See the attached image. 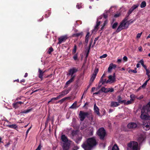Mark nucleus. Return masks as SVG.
<instances>
[{
	"label": "nucleus",
	"instance_id": "1",
	"mask_svg": "<svg viewBox=\"0 0 150 150\" xmlns=\"http://www.w3.org/2000/svg\"><path fill=\"white\" fill-rule=\"evenodd\" d=\"M95 139L93 137L88 138L81 145L84 150H91L92 148L97 144Z\"/></svg>",
	"mask_w": 150,
	"mask_h": 150
},
{
	"label": "nucleus",
	"instance_id": "2",
	"mask_svg": "<svg viewBox=\"0 0 150 150\" xmlns=\"http://www.w3.org/2000/svg\"><path fill=\"white\" fill-rule=\"evenodd\" d=\"M149 112H150V101L146 106L143 107L140 116L141 118L144 120H149L150 116L148 114Z\"/></svg>",
	"mask_w": 150,
	"mask_h": 150
},
{
	"label": "nucleus",
	"instance_id": "3",
	"mask_svg": "<svg viewBox=\"0 0 150 150\" xmlns=\"http://www.w3.org/2000/svg\"><path fill=\"white\" fill-rule=\"evenodd\" d=\"M61 139L63 142L62 146L64 150H69L70 148L71 141L65 135L62 134L61 137Z\"/></svg>",
	"mask_w": 150,
	"mask_h": 150
},
{
	"label": "nucleus",
	"instance_id": "4",
	"mask_svg": "<svg viewBox=\"0 0 150 150\" xmlns=\"http://www.w3.org/2000/svg\"><path fill=\"white\" fill-rule=\"evenodd\" d=\"M97 134L101 140H103L106 135L105 130L103 127H101L97 132Z\"/></svg>",
	"mask_w": 150,
	"mask_h": 150
},
{
	"label": "nucleus",
	"instance_id": "5",
	"mask_svg": "<svg viewBox=\"0 0 150 150\" xmlns=\"http://www.w3.org/2000/svg\"><path fill=\"white\" fill-rule=\"evenodd\" d=\"M129 150H138V143L135 141H131L127 144Z\"/></svg>",
	"mask_w": 150,
	"mask_h": 150
},
{
	"label": "nucleus",
	"instance_id": "6",
	"mask_svg": "<svg viewBox=\"0 0 150 150\" xmlns=\"http://www.w3.org/2000/svg\"><path fill=\"white\" fill-rule=\"evenodd\" d=\"M127 24V22L122 21L116 30V32L118 33L120 32L123 29H127L128 28H126Z\"/></svg>",
	"mask_w": 150,
	"mask_h": 150
},
{
	"label": "nucleus",
	"instance_id": "7",
	"mask_svg": "<svg viewBox=\"0 0 150 150\" xmlns=\"http://www.w3.org/2000/svg\"><path fill=\"white\" fill-rule=\"evenodd\" d=\"M78 71V69L74 67L69 70L68 73L67 74V75L70 76L71 78L73 77V78L75 79L76 75L74 74L77 72Z\"/></svg>",
	"mask_w": 150,
	"mask_h": 150
},
{
	"label": "nucleus",
	"instance_id": "8",
	"mask_svg": "<svg viewBox=\"0 0 150 150\" xmlns=\"http://www.w3.org/2000/svg\"><path fill=\"white\" fill-rule=\"evenodd\" d=\"M79 118L80 120L82 121L84 120L86 117H88L90 115V113L88 112H84L81 111L79 112Z\"/></svg>",
	"mask_w": 150,
	"mask_h": 150
},
{
	"label": "nucleus",
	"instance_id": "9",
	"mask_svg": "<svg viewBox=\"0 0 150 150\" xmlns=\"http://www.w3.org/2000/svg\"><path fill=\"white\" fill-rule=\"evenodd\" d=\"M67 35H64L60 37L58 39L59 41L58 42V44H60L63 42H64L68 38Z\"/></svg>",
	"mask_w": 150,
	"mask_h": 150
},
{
	"label": "nucleus",
	"instance_id": "10",
	"mask_svg": "<svg viewBox=\"0 0 150 150\" xmlns=\"http://www.w3.org/2000/svg\"><path fill=\"white\" fill-rule=\"evenodd\" d=\"M137 127V124L134 122H131L129 123L127 125V127L129 129H133L136 128Z\"/></svg>",
	"mask_w": 150,
	"mask_h": 150
},
{
	"label": "nucleus",
	"instance_id": "11",
	"mask_svg": "<svg viewBox=\"0 0 150 150\" xmlns=\"http://www.w3.org/2000/svg\"><path fill=\"white\" fill-rule=\"evenodd\" d=\"M71 90V88L67 90H65L62 91L60 95L58 96L59 97V98L63 97V96H65L68 94Z\"/></svg>",
	"mask_w": 150,
	"mask_h": 150
},
{
	"label": "nucleus",
	"instance_id": "12",
	"mask_svg": "<svg viewBox=\"0 0 150 150\" xmlns=\"http://www.w3.org/2000/svg\"><path fill=\"white\" fill-rule=\"evenodd\" d=\"M116 66L115 64H114L112 63L110 64L108 68V72L109 73H110L111 70L113 69H115L116 68Z\"/></svg>",
	"mask_w": 150,
	"mask_h": 150
},
{
	"label": "nucleus",
	"instance_id": "13",
	"mask_svg": "<svg viewBox=\"0 0 150 150\" xmlns=\"http://www.w3.org/2000/svg\"><path fill=\"white\" fill-rule=\"evenodd\" d=\"M94 110L95 112L99 116H100V113L99 112V109L96 105V104H94Z\"/></svg>",
	"mask_w": 150,
	"mask_h": 150
},
{
	"label": "nucleus",
	"instance_id": "14",
	"mask_svg": "<svg viewBox=\"0 0 150 150\" xmlns=\"http://www.w3.org/2000/svg\"><path fill=\"white\" fill-rule=\"evenodd\" d=\"M45 72V71H43L40 69L39 68L38 69V77L39 78L41 79V80H42V76Z\"/></svg>",
	"mask_w": 150,
	"mask_h": 150
},
{
	"label": "nucleus",
	"instance_id": "15",
	"mask_svg": "<svg viewBox=\"0 0 150 150\" xmlns=\"http://www.w3.org/2000/svg\"><path fill=\"white\" fill-rule=\"evenodd\" d=\"M117 100L118 101V102L122 104L123 103H125L126 102L125 100H122V98L121 96H118L117 97Z\"/></svg>",
	"mask_w": 150,
	"mask_h": 150
},
{
	"label": "nucleus",
	"instance_id": "16",
	"mask_svg": "<svg viewBox=\"0 0 150 150\" xmlns=\"http://www.w3.org/2000/svg\"><path fill=\"white\" fill-rule=\"evenodd\" d=\"M145 122H143V127H146V129L145 130H148L150 129V122L147 123V124L144 123Z\"/></svg>",
	"mask_w": 150,
	"mask_h": 150
},
{
	"label": "nucleus",
	"instance_id": "17",
	"mask_svg": "<svg viewBox=\"0 0 150 150\" xmlns=\"http://www.w3.org/2000/svg\"><path fill=\"white\" fill-rule=\"evenodd\" d=\"M108 79L111 81V83H112L114 82L115 81V73L113 74V76H112L111 75H110L108 76Z\"/></svg>",
	"mask_w": 150,
	"mask_h": 150
},
{
	"label": "nucleus",
	"instance_id": "18",
	"mask_svg": "<svg viewBox=\"0 0 150 150\" xmlns=\"http://www.w3.org/2000/svg\"><path fill=\"white\" fill-rule=\"evenodd\" d=\"M120 104L118 102L112 101L111 103L110 106L112 107H116L120 105Z\"/></svg>",
	"mask_w": 150,
	"mask_h": 150
},
{
	"label": "nucleus",
	"instance_id": "19",
	"mask_svg": "<svg viewBox=\"0 0 150 150\" xmlns=\"http://www.w3.org/2000/svg\"><path fill=\"white\" fill-rule=\"evenodd\" d=\"M6 126L9 128L15 129H16L18 128L16 124H13L12 125H7Z\"/></svg>",
	"mask_w": 150,
	"mask_h": 150
},
{
	"label": "nucleus",
	"instance_id": "20",
	"mask_svg": "<svg viewBox=\"0 0 150 150\" xmlns=\"http://www.w3.org/2000/svg\"><path fill=\"white\" fill-rule=\"evenodd\" d=\"M83 33L82 32H81L79 33H75L72 35L73 37H78L80 36H82L83 35Z\"/></svg>",
	"mask_w": 150,
	"mask_h": 150
},
{
	"label": "nucleus",
	"instance_id": "21",
	"mask_svg": "<svg viewBox=\"0 0 150 150\" xmlns=\"http://www.w3.org/2000/svg\"><path fill=\"white\" fill-rule=\"evenodd\" d=\"M144 139L143 137L142 136H140L138 139V141L139 144H140L142 142Z\"/></svg>",
	"mask_w": 150,
	"mask_h": 150
},
{
	"label": "nucleus",
	"instance_id": "22",
	"mask_svg": "<svg viewBox=\"0 0 150 150\" xmlns=\"http://www.w3.org/2000/svg\"><path fill=\"white\" fill-rule=\"evenodd\" d=\"M59 97H58V96L56 98H52L48 102V103H49L50 102L51 103H54V101L55 100H57L58 99H59Z\"/></svg>",
	"mask_w": 150,
	"mask_h": 150
},
{
	"label": "nucleus",
	"instance_id": "23",
	"mask_svg": "<svg viewBox=\"0 0 150 150\" xmlns=\"http://www.w3.org/2000/svg\"><path fill=\"white\" fill-rule=\"evenodd\" d=\"M105 93L108 92H112L114 91V89L113 88H106Z\"/></svg>",
	"mask_w": 150,
	"mask_h": 150
},
{
	"label": "nucleus",
	"instance_id": "24",
	"mask_svg": "<svg viewBox=\"0 0 150 150\" xmlns=\"http://www.w3.org/2000/svg\"><path fill=\"white\" fill-rule=\"evenodd\" d=\"M74 79L73 78V77L71 78V79L68 81H67L66 83V85H68L70 84L71 83L73 82L74 80Z\"/></svg>",
	"mask_w": 150,
	"mask_h": 150
},
{
	"label": "nucleus",
	"instance_id": "25",
	"mask_svg": "<svg viewBox=\"0 0 150 150\" xmlns=\"http://www.w3.org/2000/svg\"><path fill=\"white\" fill-rule=\"evenodd\" d=\"M98 18L97 19L96 24L94 30H97L98 29V27L99 26L100 24V21H98Z\"/></svg>",
	"mask_w": 150,
	"mask_h": 150
},
{
	"label": "nucleus",
	"instance_id": "26",
	"mask_svg": "<svg viewBox=\"0 0 150 150\" xmlns=\"http://www.w3.org/2000/svg\"><path fill=\"white\" fill-rule=\"evenodd\" d=\"M76 105L77 102L76 101H75L70 107V108L71 109H75L77 107Z\"/></svg>",
	"mask_w": 150,
	"mask_h": 150
},
{
	"label": "nucleus",
	"instance_id": "27",
	"mask_svg": "<svg viewBox=\"0 0 150 150\" xmlns=\"http://www.w3.org/2000/svg\"><path fill=\"white\" fill-rule=\"evenodd\" d=\"M130 100H132L133 101H134L135 99L137 98V97L134 94H132L130 95Z\"/></svg>",
	"mask_w": 150,
	"mask_h": 150
},
{
	"label": "nucleus",
	"instance_id": "28",
	"mask_svg": "<svg viewBox=\"0 0 150 150\" xmlns=\"http://www.w3.org/2000/svg\"><path fill=\"white\" fill-rule=\"evenodd\" d=\"M139 62L140 63L142 66L145 69L147 68L146 66L144 64V62L143 59H141Z\"/></svg>",
	"mask_w": 150,
	"mask_h": 150
},
{
	"label": "nucleus",
	"instance_id": "29",
	"mask_svg": "<svg viewBox=\"0 0 150 150\" xmlns=\"http://www.w3.org/2000/svg\"><path fill=\"white\" fill-rule=\"evenodd\" d=\"M118 25V23L117 22H116L114 23L112 25V28L113 29H115L117 26Z\"/></svg>",
	"mask_w": 150,
	"mask_h": 150
},
{
	"label": "nucleus",
	"instance_id": "30",
	"mask_svg": "<svg viewBox=\"0 0 150 150\" xmlns=\"http://www.w3.org/2000/svg\"><path fill=\"white\" fill-rule=\"evenodd\" d=\"M54 51V50L52 47H49L47 52V53H48L49 54H51V52H52Z\"/></svg>",
	"mask_w": 150,
	"mask_h": 150
},
{
	"label": "nucleus",
	"instance_id": "31",
	"mask_svg": "<svg viewBox=\"0 0 150 150\" xmlns=\"http://www.w3.org/2000/svg\"><path fill=\"white\" fill-rule=\"evenodd\" d=\"M106 79H103V78H101L99 82L100 83H101L102 84H104L106 82Z\"/></svg>",
	"mask_w": 150,
	"mask_h": 150
},
{
	"label": "nucleus",
	"instance_id": "32",
	"mask_svg": "<svg viewBox=\"0 0 150 150\" xmlns=\"http://www.w3.org/2000/svg\"><path fill=\"white\" fill-rule=\"evenodd\" d=\"M146 6V3L145 1H142L141 4H140V7L141 8H143L144 7H145Z\"/></svg>",
	"mask_w": 150,
	"mask_h": 150
},
{
	"label": "nucleus",
	"instance_id": "33",
	"mask_svg": "<svg viewBox=\"0 0 150 150\" xmlns=\"http://www.w3.org/2000/svg\"><path fill=\"white\" fill-rule=\"evenodd\" d=\"M74 55L73 57V58L75 61L78 60L79 59H78V53H76L74 54Z\"/></svg>",
	"mask_w": 150,
	"mask_h": 150
},
{
	"label": "nucleus",
	"instance_id": "34",
	"mask_svg": "<svg viewBox=\"0 0 150 150\" xmlns=\"http://www.w3.org/2000/svg\"><path fill=\"white\" fill-rule=\"evenodd\" d=\"M119 149L117 144H115L113 146L112 150H119Z\"/></svg>",
	"mask_w": 150,
	"mask_h": 150
},
{
	"label": "nucleus",
	"instance_id": "35",
	"mask_svg": "<svg viewBox=\"0 0 150 150\" xmlns=\"http://www.w3.org/2000/svg\"><path fill=\"white\" fill-rule=\"evenodd\" d=\"M32 110V109H28L27 110H25L23 111H22L21 112V113H28L30 112Z\"/></svg>",
	"mask_w": 150,
	"mask_h": 150
},
{
	"label": "nucleus",
	"instance_id": "36",
	"mask_svg": "<svg viewBox=\"0 0 150 150\" xmlns=\"http://www.w3.org/2000/svg\"><path fill=\"white\" fill-rule=\"evenodd\" d=\"M134 101L130 99V100H128L127 102H125V103H124V104H126L127 105H129L132 103H134Z\"/></svg>",
	"mask_w": 150,
	"mask_h": 150
},
{
	"label": "nucleus",
	"instance_id": "37",
	"mask_svg": "<svg viewBox=\"0 0 150 150\" xmlns=\"http://www.w3.org/2000/svg\"><path fill=\"white\" fill-rule=\"evenodd\" d=\"M70 98L69 97H65L64 98L62 99H61L60 100L59 102H60L61 103H62L66 99H69Z\"/></svg>",
	"mask_w": 150,
	"mask_h": 150
},
{
	"label": "nucleus",
	"instance_id": "38",
	"mask_svg": "<svg viewBox=\"0 0 150 150\" xmlns=\"http://www.w3.org/2000/svg\"><path fill=\"white\" fill-rule=\"evenodd\" d=\"M76 49H77V46H76V45H74V49L73 50L72 54H74L76 53Z\"/></svg>",
	"mask_w": 150,
	"mask_h": 150
},
{
	"label": "nucleus",
	"instance_id": "39",
	"mask_svg": "<svg viewBox=\"0 0 150 150\" xmlns=\"http://www.w3.org/2000/svg\"><path fill=\"white\" fill-rule=\"evenodd\" d=\"M51 14V12L50 11H48V12L46 13L45 14V17L46 18H47L49 17Z\"/></svg>",
	"mask_w": 150,
	"mask_h": 150
},
{
	"label": "nucleus",
	"instance_id": "40",
	"mask_svg": "<svg viewBox=\"0 0 150 150\" xmlns=\"http://www.w3.org/2000/svg\"><path fill=\"white\" fill-rule=\"evenodd\" d=\"M82 138V137H81H81H78L77 138V139H76V142L78 143V142H79L81 140Z\"/></svg>",
	"mask_w": 150,
	"mask_h": 150
},
{
	"label": "nucleus",
	"instance_id": "41",
	"mask_svg": "<svg viewBox=\"0 0 150 150\" xmlns=\"http://www.w3.org/2000/svg\"><path fill=\"white\" fill-rule=\"evenodd\" d=\"M106 88L104 87H103L100 90V91L105 93Z\"/></svg>",
	"mask_w": 150,
	"mask_h": 150
},
{
	"label": "nucleus",
	"instance_id": "42",
	"mask_svg": "<svg viewBox=\"0 0 150 150\" xmlns=\"http://www.w3.org/2000/svg\"><path fill=\"white\" fill-rule=\"evenodd\" d=\"M138 6V5H134L131 8L133 10V11L136 8H137Z\"/></svg>",
	"mask_w": 150,
	"mask_h": 150
},
{
	"label": "nucleus",
	"instance_id": "43",
	"mask_svg": "<svg viewBox=\"0 0 150 150\" xmlns=\"http://www.w3.org/2000/svg\"><path fill=\"white\" fill-rule=\"evenodd\" d=\"M128 72L129 73H130L131 72H132L134 73H137V71L136 70H134L132 69H130L128 71Z\"/></svg>",
	"mask_w": 150,
	"mask_h": 150
},
{
	"label": "nucleus",
	"instance_id": "44",
	"mask_svg": "<svg viewBox=\"0 0 150 150\" xmlns=\"http://www.w3.org/2000/svg\"><path fill=\"white\" fill-rule=\"evenodd\" d=\"M89 52H90V50H89V49H88L87 51V52H86V57H85V59H87L88 57V56Z\"/></svg>",
	"mask_w": 150,
	"mask_h": 150
},
{
	"label": "nucleus",
	"instance_id": "45",
	"mask_svg": "<svg viewBox=\"0 0 150 150\" xmlns=\"http://www.w3.org/2000/svg\"><path fill=\"white\" fill-rule=\"evenodd\" d=\"M129 15H128L127 16H126L125 18H124L122 21H123L124 22H126L127 21V20L128 19V17H129Z\"/></svg>",
	"mask_w": 150,
	"mask_h": 150
},
{
	"label": "nucleus",
	"instance_id": "46",
	"mask_svg": "<svg viewBox=\"0 0 150 150\" xmlns=\"http://www.w3.org/2000/svg\"><path fill=\"white\" fill-rule=\"evenodd\" d=\"M13 107L15 108H16L19 106L17 102H16L13 104Z\"/></svg>",
	"mask_w": 150,
	"mask_h": 150
},
{
	"label": "nucleus",
	"instance_id": "47",
	"mask_svg": "<svg viewBox=\"0 0 150 150\" xmlns=\"http://www.w3.org/2000/svg\"><path fill=\"white\" fill-rule=\"evenodd\" d=\"M90 36V33L89 32H87V34L85 38L89 39Z\"/></svg>",
	"mask_w": 150,
	"mask_h": 150
},
{
	"label": "nucleus",
	"instance_id": "48",
	"mask_svg": "<svg viewBox=\"0 0 150 150\" xmlns=\"http://www.w3.org/2000/svg\"><path fill=\"white\" fill-rule=\"evenodd\" d=\"M133 11V10L131 8L128 12L127 14L128 15H129Z\"/></svg>",
	"mask_w": 150,
	"mask_h": 150
},
{
	"label": "nucleus",
	"instance_id": "49",
	"mask_svg": "<svg viewBox=\"0 0 150 150\" xmlns=\"http://www.w3.org/2000/svg\"><path fill=\"white\" fill-rule=\"evenodd\" d=\"M107 56V54H104L100 57V58L102 59V58H105Z\"/></svg>",
	"mask_w": 150,
	"mask_h": 150
},
{
	"label": "nucleus",
	"instance_id": "50",
	"mask_svg": "<svg viewBox=\"0 0 150 150\" xmlns=\"http://www.w3.org/2000/svg\"><path fill=\"white\" fill-rule=\"evenodd\" d=\"M96 77L95 76H92L91 78V81L90 82L92 83L94 81V80H95V79L96 78Z\"/></svg>",
	"mask_w": 150,
	"mask_h": 150
},
{
	"label": "nucleus",
	"instance_id": "51",
	"mask_svg": "<svg viewBox=\"0 0 150 150\" xmlns=\"http://www.w3.org/2000/svg\"><path fill=\"white\" fill-rule=\"evenodd\" d=\"M146 71V74L147 75H148L149 74H150V71L149 69H147V68L145 69Z\"/></svg>",
	"mask_w": 150,
	"mask_h": 150
},
{
	"label": "nucleus",
	"instance_id": "52",
	"mask_svg": "<svg viewBox=\"0 0 150 150\" xmlns=\"http://www.w3.org/2000/svg\"><path fill=\"white\" fill-rule=\"evenodd\" d=\"M76 134H77V131H74L72 132V135L73 136H75V135H76Z\"/></svg>",
	"mask_w": 150,
	"mask_h": 150
},
{
	"label": "nucleus",
	"instance_id": "53",
	"mask_svg": "<svg viewBox=\"0 0 150 150\" xmlns=\"http://www.w3.org/2000/svg\"><path fill=\"white\" fill-rule=\"evenodd\" d=\"M142 34V32H141L140 33H139L137 34L136 37L137 38H139L140 37Z\"/></svg>",
	"mask_w": 150,
	"mask_h": 150
},
{
	"label": "nucleus",
	"instance_id": "54",
	"mask_svg": "<svg viewBox=\"0 0 150 150\" xmlns=\"http://www.w3.org/2000/svg\"><path fill=\"white\" fill-rule=\"evenodd\" d=\"M130 21H128L126 22H127V25L126 27V28H128L129 27V25L131 24L130 23Z\"/></svg>",
	"mask_w": 150,
	"mask_h": 150
},
{
	"label": "nucleus",
	"instance_id": "55",
	"mask_svg": "<svg viewBox=\"0 0 150 150\" xmlns=\"http://www.w3.org/2000/svg\"><path fill=\"white\" fill-rule=\"evenodd\" d=\"M32 127H30L27 130L26 132V136H27L28 134L30 131V129Z\"/></svg>",
	"mask_w": 150,
	"mask_h": 150
},
{
	"label": "nucleus",
	"instance_id": "56",
	"mask_svg": "<svg viewBox=\"0 0 150 150\" xmlns=\"http://www.w3.org/2000/svg\"><path fill=\"white\" fill-rule=\"evenodd\" d=\"M147 84L146 83H144L141 86V87H142L143 88H145L146 87Z\"/></svg>",
	"mask_w": 150,
	"mask_h": 150
},
{
	"label": "nucleus",
	"instance_id": "57",
	"mask_svg": "<svg viewBox=\"0 0 150 150\" xmlns=\"http://www.w3.org/2000/svg\"><path fill=\"white\" fill-rule=\"evenodd\" d=\"M108 22V20H105L103 24V26H105L107 24Z\"/></svg>",
	"mask_w": 150,
	"mask_h": 150
},
{
	"label": "nucleus",
	"instance_id": "58",
	"mask_svg": "<svg viewBox=\"0 0 150 150\" xmlns=\"http://www.w3.org/2000/svg\"><path fill=\"white\" fill-rule=\"evenodd\" d=\"M76 7L78 8L79 9L81 7V5L80 4L78 3L76 5Z\"/></svg>",
	"mask_w": 150,
	"mask_h": 150
},
{
	"label": "nucleus",
	"instance_id": "59",
	"mask_svg": "<svg viewBox=\"0 0 150 150\" xmlns=\"http://www.w3.org/2000/svg\"><path fill=\"white\" fill-rule=\"evenodd\" d=\"M104 18L106 19L108 17V15L107 14V13H104L103 14Z\"/></svg>",
	"mask_w": 150,
	"mask_h": 150
},
{
	"label": "nucleus",
	"instance_id": "60",
	"mask_svg": "<svg viewBox=\"0 0 150 150\" xmlns=\"http://www.w3.org/2000/svg\"><path fill=\"white\" fill-rule=\"evenodd\" d=\"M143 98V95H141V96H139V97H138V98H137V99H139V100H141Z\"/></svg>",
	"mask_w": 150,
	"mask_h": 150
},
{
	"label": "nucleus",
	"instance_id": "61",
	"mask_svg": "<svg viewBox=\"0 0 150 150\" xmlns=\"http://www.w3.org/2000/svg\"><path fill=\"white\" fill-rule=\"evenodd\" d=\"M99 38V37H96V38L94 40V43H93V44H95L96 41Z\"/></svg>",
	"mask_w": 150,
	"mask_h": 150
},
{
	"label": "nucleus",
	"instance_id": "62",
	"mask_svg": "<svg viewBox=\"0 0 150 150\" xmlns=\"http://www.w3.org/2000/svg\"><path fill=\"white\" fill-rule=\"evenodd\" d=\"M41 148V146L40 144L39 145L37 148L35 150H40Z\"/></svg>",
	"mask_w": 150,
	"mask_h": 150
},
{
	"label": "nucleus",
	"instance_id": "63",
	"mask_svg": "<svg viewBox=\"0 0 150 150\" xmlns=\"http://www.w3.org/2000/svg\"><path fill=\"white\" fill-rule=\"evenodd\" d=\"M123 59L125 61H127V58L126 56H125L123 57Z\"/></svg>",
	"mask_w": 150,
	"mask_h": 150
},
{
	"label": "nucleus",
	"instance_id": "64",
	"mask_svg": "<svg viewBox=\"0 0 150 150\" xmlns=\"http://www.w3.org/2000/svg\"><path fill=\"white\" fill-rule=\"evenodd\" d=\"M90 115V118H89V119L90 120H91V121H92L93 119V116L92 115Z\"/></svg>",
	"mask_w": 150,
	"mask_h": 150
}]
</instances>
